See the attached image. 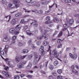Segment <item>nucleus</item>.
<instances>
[{"instance_id": "obj_1", "label": "nucleus", "mask_w": 79, "mask_h": 79, "mask_svg": "<svg viewBox=\"0 0 79 79\" xmlns=\"http://www.w3.org/2000/svg\"><path fill=\"white\" fill-rule=\"evenodd\" d=\"M52 55L56 58H57V57H58V56H59V53L58 52L56 49L53 50L52 52Z\"/></svg>"}, {"instance_id": "obj_2", "label": "nucleus", "mask_w": 79, "mask_h": 79, "mask_svg": "<svg viewBox=\"0 0 79 79\" xmlns=\"http://www.w3.org/2000/svg\"><path fill=\"white\" fill-rule=\"evenodd\" d=\"M15 8V4H12L11 3H9L8 4V5L7 7V9L8 10L11 8V9H14Z\"/></svg>"}, {"instance_id": "obj_3", "label": "nucleus", "mask_w": 79, "mask_h": 79, "mask_svg": "<svg viewBox=\"0 0 79 79\" xmlns=\"http://www.w3.org/2000/svg\"><path fill=\"white\" fill-rule=\"evenodd\" d=\"M29 21L31 25L32 24L33 25L35 26V27H36L37 26L38 24L37 23V21L34 20H29L28 22Z\"/></svg>"}, {"instance_id": "obj_4", "label": "nucleus", "mask_w": 79, "mask_h": 79, "mask_svg": "<svg viewBox=\"0 0 79 79\" xmlns=\"http://www.w3.org/2000/svg\"><path fill=\"white\" fill-rule=\"evenodd\" d=\"M69 55L70 57H71V58L73 59V60H76L77 57V55L76 54H75L74 55H73L72 54L70 53Z\"/></svg>"}, {"instance_id": "obj_5", "label": "nucleus", "mask_w": 79, "mask_h": 79, "mask_svg": "<svg viewBox=\"0 0 79 79\" xmlns=\"http://www.w3.org/2000/svg\"><path fill=\"white\" fill-rule=\"evenodd\" d=\"M39 2L37 1V2L35 1H32L31 3L28 4V5L31 6V5H33L34 6H35L37 3H39Z\"/></svg>"}, {"instance_id": "obj_6", "label": "nucleus", "mask_w": 79, "mask_h": 79, "mask_svg": "<svg viewBox=\"0 0 79 79\" xmlns=\"http://www.w3.org/2000/svg\"><path fill=\"white\" fill-rule=\"evenodd\" d=\"M17 66L18 67V68H20V69H22V68H24V65L22 63H19L17 65Z\"/></svg>"}, {"instance_id": "obj_7", "label": "nucleus", "mask_w": 79, "mask_h": 79, "mask_svg": "<svg viewBox=\"0 0 79 79\" xmlns=\"http://www.w3.org/2000/svg\"><path fill=\"white\" fill-rule=\"evenodd\" d=\"M8 47H9V46L8 45H6L5 46V48L4 49V51L6 55V53H7V52H8Z\"/></svg>"}, {"instance_id": "obj_8", "label": "nucleus", "mask_w": 79, "mask_h": 79, "mask_svg": "<svg viewBox=\"0 0 79 79\" xmlns=\"http://www.w3.org/2000/svg\"><path fill=\"white\" fill-rule=\"evenodd\" d=\"M41 56L40 55L39 56L38 55L36 54L35 56L34 59L39 60L40 59Z\"/></svg>"}, {"instance_id": "obj_9", "label": "nucleus", "mask_w": 79, "mask_h": 79, "mask_svg": "<svg viewBox=\"0 0 79 79\" xmlns=\"http://www.w3.org/2000/svg\"><path fill=\"white\" fill-rule=\"evenodd\" d=\"M19 25H17L16 27H15V30L16 31H19V30L21 29V27H19Z\"/></svg>"}, {"instance_id": "obj_10", "label": "nucleus", "mask_w": 79, "mask_h": 79, "mask_svg": "<svg viewBox=\"0 0 79 79\" xmlns=\"http://www.w3.org/2000/svg\"><path fill=\"white\" fill-rule=\"evenodd\" d=\"M31 67H32V64L31 63H29L26 67V69H31Z\"/></svg>"}, {"instance_id": "obj_11", "label": "nucleus", "mask_w": 79, "mask_h": 79, "mask_svg": "<svg viewBox=\"0 0 79 79\" xmlns=\"http://www.w3.org/2000/svg\"><path fill=\"white\" fill-rule=\"evenodd\" d=\"M12 3H13L15 5L18 4V3H19V0H13L12 1Z\"/></svg>"}, {"instance_id": "obj_12", "label": "nucleus", "mask_w": 79, "mask_h": 79, "mask_svg": "<svg viewBox=\"0 0 79 79\" xmlns=\"http://www.w3.org/2000/svg\"><path fill=\"white\" fill-rule=\"evenodd\" d=\"M2 73L3 74H5V76H6V77H10V75L9 74H8V72H5L4 71H3L2 72Z\"/></svg>"}, {"instance_id": "obj_13", "label": "nucleus", "mask_w": 79, "mask_h": 79, "mask_svg": "<svg viewBox=\"0 0 79 79\" xmlns=\"http://www.w3.org/2000/svg\"><path fill=\"white\" fill-rule=\"evenodd\" d=\"M63 26L64 27V29H63V31H65V30H66L67 28H68V26L67 25V24H65L63 25Z\"/></svg>"}, {"instance_id": "obj_14", "label": "nucleus", "mask_w": 79, "mask_h": 79, "mask_svg": "<svg viewBox=\"0 0 79 79\" xmlns=\"http://www.w3.org/2000/svg\"><path fill=\"white\" fill-rule=\"evenodd\" d=\"M16 20L14 19L11 21L10 24H11L12 25H15L16 24Z\"/></svg>"}, {"instance_id": "obj_15", "label": "nucleus", "mask_w": 79, "mask_h": 79, "mask_svg": "<svg viewBox=\"0 0 79 79\" xmlns=\"http://www.w3.org/2000/svg\"><path fill=\"white\" fill-rule=\"evenodd\" d=\"M21 52L22 53H27L29 52V50L27 49H23L21 51Z\"/></svg>"}, {"instance_id": "obj_16", "label": "nucleus", "mask_w": 79, "mask_h": 79, "mask_svg": "<svg viewBox=\"0 0 79 79\" xmlns=\"http://www.w3.org/2000/svg\"><path fill=\"white\" fill-rule=\"evenodd\" d=\"M9 40L8 39V37L7 36L5 37L3 40V42H7Z\"/></svg>"}, {"instance_id": "obj_17", "label": "nucleus", "mask_w": 79, "mask_h": 79, "mask_svg": "<svg viewBox=\"0 0 79 79\" xmlns=\"http://www.w3.org/2000/svg\"><path fill=\"white\" fill-rule=\"evenodd\" d=\"M73 23H74V20H73V19H71L69 20V25H70V26H71V25H73Z\"/></svg>"}, {"instance_id": "obj_18", "label": "nucleus", "mask_w": 79, "mask_h": 79, "mask_svg": "<svg viewBox=\"0 0 79 79\" xmlns=\"http://www.w3.org/2000/svg\"><path fill=\"white\" fill-rule=\"evenodd\" d=\"M49 44V42H47L46 40L44 41L43 42V44L44 46H46L47 45V44Z\"/></svg>"}, {"instance_id": "obj_19", "label": "nucleus", "mask_w": 79, "mask_h": 79, "mask_svg": "<svg viewBox=\"0 0 79 79\" xmlns=\"http://www.w3.org/2000/svg\"><path fill=\"white\" fill-rule=\"evenodd\" d=\"M15 28H10L9 30V31L11 33H14V32H15Z\"/></svg>"}, {"instance_id": "obj_20", "label": "nucleus", "mask_w": 79, "mask_h": 79, "mask_svg": "<svg viewBox=\"0 0 79 79\" xmlns=\"http://www.w3.org/2000/svg\"><path fill=\"white\" fill-rule=\"evenodd\" d=\"M42 37H44V39H45V40H48V36L45 35V33H44V35H42Z\"/></svg>"}, {"instance_id": "obj_21", "label": "nucleus", "mask_w": 79, "mask_h": 79, "mask_svg": "<svg viewBox=\"0 0 79 79\" xmlns=\"http://www.w3.org/2000/svg\"><path fill=\"white\" fill-rule=\"evenodd\" d=\"M26 34L29 35H33V34L31 33V31L29 30H27V31Z\"/></svg>"}, {"instance_id": "obj_22", "label": "nucleus", "mask_w": 79, "mask_h": 79, "mask_svg": "<svg viewBox=\"0 0 79 79\" xmlns=\"http://www.w3.org/2000/svg\"><path fill=\"white\" fill-rule=\"evenodd\" d=\"M72 73L74 74H78V72L77 71V70H76L75 69H73L72 70Z\"/></svg>"}, {"instance_id": "obj_23", "label": "nucleus", "mask_w": 79, "mask_h": 79, "mask_svg": "<svg viewBox=\"0 0 79 79\" xmlns=\"http://www.w3.org/2000/svg\"><path fill=\"white\" fill-rule=\"evenodd\" d=\"M7 64H8L10 68H13V65L12 64H11L10 63V62L9 61H7Z\"/></svg>"}, {"instance_id": "obj_24", "label": "nucleus", "mask_w": 79, "mask_h": 79, "mask_svg": "<svg viewBox=\"0 0 79 79\" xmlns=\"http://www.w3.org/2000/svg\"><path fill=\"white\" fill-rule=\"evenodd\" d=\"M15 61L17 63H18L19 61V56H17L16 57Z\"/></svg>"}, {"instance_id": "obj_25", "label": "nucleus", "mask_w": 79, "mask_h": 79, "mask_svg": "<svg viewBox=\"0 0 79 79\" xmlns=\"http://www.w3.org/2000/svg\"><path fill=\"white\" fill-rule=\"evenodd\" d=\"M39 61L38 60L34 59V60L33 62V64L35 65V64L37 63V61Z\"/></svg>"}, {"instance_id": "obj_26", "label": "nucleus", "mask_w": 79, "mask_h": 79, "mask_svg": "<svg viewBox=\"0 0 79 79\" xmlns=\"http://www.w3.org/2000/svg\"><path fill=\"white\" fill-rule=\"evenodd\" d=\"M49 68L50 69H51V70H53V68H54L53 65H49Z\"/></svg>"}, {"instance_id": "obj_27", "label": "nucleus", "mask_w": 79, "mask_h": 79, "mask_svg": "<svg viewBox=\"0 0 79 79\" xmlns=\"http://www.w3.org/2000/svg\"><path fill=\"white\" fill-rule=\"evenodd\" d=\"M8 17H9V20L7 21V22H9L10 19H11V16H5V18H7Z\"/></svg>"}, {"instance_id": "obj_28", "label": "nucleus", "mask_w": 79, "mask_h": 79, "mask_svg": "<svg viewBox=\"0 0 79 79\" xmlns=\"http://www.w3.org/2000/svg\"><path fill=\"white\" fill-rule=\"evenodd\" d=\"M33 56L32 54L28 56V59L30 60V59H31L32 58Z\"/></svg>"}, {"instance_id": "obj_29", "label": "nucleus", "mask_w": 79, "mask_h": 79, "mask_svg": "<svg viewBox=\"0 0 79 79\" xmlns=\"http://www.w3.org/2000/svg\"><path fill=\"white\" fill-rule=\"evenodd\" d=\"M62 34H63V32H62V31H60V32L58 35V37H61V36L62 35Z\"/></svg>"}, {"instance_id": "obj_30", "label": "nucleus", "mask_w": 79, "mask_h": 79, "mask_svg": "<svg viewBox=\"0 0 79 79\" xmlns=\"http://www.w3.org/2000/svg\"><path fill=\"white\" fill-rule=\"evenodd\" d=\"M27 56V55L23 56H21L20 57V59H22V60H23V59H24L25 58H26Z\"/></svg>"}, {"instance_id": "obj_31", "label": "nucleus", "mask_w": 79, "mask_h": 79, "mask_svg": "<svg viewBox=\"0 0 79 79\" xmlns=\"http://www.w3.org/2000/svg\"><path fill=\"white\" fill-rule=\"evenodd\" d=\"M19 33V31H15L14 32V34L15 35H18Z\"/></svg>"}, {"instance_id": "obj_32", "label": "nucleus", "mask_w": 79, "mask_h": 79, "mask_svg": "<svg viewBox=\"0 0 79 79\" xmlns=\"http://www.w3.org/2000/svg\"><path fill=\"white\" fill-rule=\"evenodd\" d=\"M42 36H38L37 37V39H38V40H41V39H42Z\"/></svg>"}, {"instance_id": "obj_33", "label": "nucleus", "mask_w": 79, "mask_h": 79, "mask_svg": "<svg viewBox=\"0 0 79 79\" xmlns=\"http://www.w3.org/2000/svg\"><path fill=\"white\" fill-rule=\"evenodd\" d=\"M62 47V44H59L57 46V48H61Z\"/></svg>"}, {"instance_id": "obj_34", "label": "nucleus", "mask_w": 79, "mask_h": 79, "mask_svg": "<svg viewBox=\"0 0 79 79\" xmlns=\"http://www.w3.org/2000/svg\"><path fill=\"white\" fill-rule=\"evenodd\" d=\"M57 73H58V74H60L62 73V70L61 69H59L57 70Z\"/></svg>"}, {"instance_id": "obj_35", "label": "nucleus", "mask_w": 79, "mask_h": 79, "mask_svg": "<svg viewBox=\"0 0 79 79\" xmlns=\"http://www.w3.org/2000/svg\"><path fill=\"white\" fill-rule=\"evenodd\" d=\"M54 64L55 66H56L58 64V62L57 60H56L55 61H54Z\"/></svg>"}, {"instance_id": "obj_36", "label": "nucleus", "mask_w": 79, "mask_h": 79, "mask_svg": "<svg viewBox=\"0 0 79 79\" xmlns=\"http://www.w3.org/2000/svg\"><path fill=\"white\" fill-rule=\"evenodd\" d=\"M7 2L6 0H2V3H3V4H5V3H6Z\"/></svg>"}, {"instance_id": "obj_37", "label": "nucleus", "mask_w": 79, "mask_h": 79, "mask_svg": "<svg viewBox=\"0 0 79 79\" xmlns=\"http://www.w3.org/2000/svg\"><path fill=\"white\" fill-rule=\"evenodd\" d=\"M23 10H25V13L27 12V13H30V12H31V11L28 10L24 8H23Z\"/></svg>"}, {"instance_id": "obj_38", "label": "nucleus", "mask_w": 79, "mask_h": 79, "mask_svg": "<svg viewBox=\"0 0 79 79\" xmlns=\"http://www.w3.org/2000/svg\"><path fill=\"white\" fill-rule=\"evenodd\" d=\"M58 19L57 18H56L53 19V21H54L55 22H58Z\"/></svg>"}, {"instance_id": "obj_39", "label": "nucleus", "mask_w": 79, "mask_h": 79, "mask_svg": "<svg viewBox=\"0 0 79 79\" xmlns=\"http://www.w3.org/2000/svg\"><path fill=\"white\" fill-rule=\"evenodd\" d=\"M19 6V5L18 4H15V8H18Z\"/></svg>"}, {"instance_id": "obj_40", "label": "nucleus", "mask_w": 79, "mask_h": 79, "mask_svg": "<svg viewBox=\"0 0 79 79\" xmlns=\"http://www.w3.org/2000/svg\"><path fill=\"white\" fill-rule=\"evenodd\" d=\"M52 23V21H48L45 22L46 24H48L50 23Z\"/></svg>"}, {"instance_id": "obj_41", "label": "nucleus", "mask_w": 79, "mask_h": 79, "mask_svg": "<svg viewBox=\"0 0 79 79\" xmlns=\"http://www.w3.org/2000/svg\"><path fill=\"white\" fill-rule=\"evenodd\" d=\"M36 44L37 45H40L41 44V42L40 41H37V42H36Z\"/></svg>"}, {"instance_id": "obj_42", "label": "nucleus", "mask_w": 79, "mask_h": 79, "mask_svg": "<svg viewBox=\"0 0 79 79\" xmlns=\"http://www.w3.org/2000/svg\"><path fill=\"white\" fill-rule=\"evenodd\" d=\"M26 77H27L28 78H31V77H32V76L28 75L26 76Z\"/></svg>"}, {"instance_id": "obj_43", "label": "nucleus", "mask_w": 79, "mask_h": 79, "mask_svg": "<svg viewBox=\"0 0 79 79\" xmlns=\"http://www.w3.org/2000/svg\"><path fill=\"white\" fill-rule=\"evenodd\" d=\"M0 55L2 58L3 59H4L5 61H8V58H6V59H5V58H3V57L2 56V55Z\"/></svg>"}, {"instance_id": "obj_44", "label": "nucleus", "mask_w": 79, "mask_h": 79, "mask_svg": "<svg viewBox=\"0 0 79 79\" xmlns=\"http://www.w3.org/2000/svg\"><path fill=\"white\" fill-rule=\"evenodd\" d=\"M57 78L58 79H63V77L62 76H58L57 77Z\"/></svg>"}, {"instance_id": "obj_45", "label": "nucleus", "mask_w": 79, "mask_h": 79, "mask_svg": "<svg viewBox=\"0 0 79 79\" xmlns=\"http://www.w3.org/2000/svg\"><path fill=\"white\" fill-rule=\"evenodd\" d=\"M19 76H16L14 77V79H19Z\"/></svg>"}, {"instance_id": "obj_46", "label": "nucleus", "mask_w": 79, "mask_h": 79, "mask_svg": "<svg viewBox=\"0 0 79 79\" xmlns=\"http://www.w3.org/2000/svg\"><path fill=\"white\" fill-rule=\"evenodd\" d=\"M46 19L47 21H49V20H50V18L48 16L46 17Z\"/></svg>"}, {"instance_id": "obj_47", "label": "nucleus", "mask_w": 79, "mask_h": 79, "mask_svg": "<svg viewBox=\"0 0 79 79\" xmlns=\"http://www.w3.org/2000/svg\"><path fill=\"white\" fill-rule=\"evenodd\" d=\"M44 49V46H41V48L40 49V51H42V50H43Z\"/></svg>"}, {"instance_id": "obj_48", "label": "nucleus", "mask_w": 79, "mask_h": 79, "mask_svg": "<svg viewBox=\"0 0 79 79\" xmlns=\"http://www.w3.org/2000/svg\"><path fill=\"white\" fill-rule=\"evenodd\" d=\"M32 1V0H26V1L27 3H30Z\"/></svg>"}, {"instance_id": "obj_49", "label": "nucleus", "mask_w": 79, "mask_h": 79, "mask_svg": "<svg viewBox=\"0 0 79 79\" xmlns=\"http://www.w3.org/2000/svg\"><path fill=\"white\" fill-rule=\"evenodd\" d=\"M0 53H1L2 55H5V53H4V52H3V51L0 52Z\"/></svg>"}, {"instance_id": "obj_50", "label": "nucleus", "mask_w": 79, "mask_h": 79, "mask_svg": "<svg viewBox=\"0 0 79 79\" xmlns=\"http://www.w3.org/2000/svg\"><path fill=\"white\" fill-rule=\"evenodd\" d=\"M18 45L19 46H22V45H23V44L22 43H21V42H19V43L18 44Z\"/></svg>"}, {"instance_id": "obj_51", "label": "nucleus", "mask_w": 79, "mask_h": 79, "mask_svg": "<svg viewBox=\"0 0 79 79\" xmlns=\"http://www.w3.org/2000/svg\"><path fill=\"white\" fill-rule=\"evenodd\" d=\"M38 13H39V14H42V11L41 10H40L39 11H38Z\"/></svg>"}, {"instance_id": "obj_52", "label": "nucleus", "mask_w": 79, "mask_h": 79, "mask_svg": "<svg viewBox=\"0 0 79 79\" xmlns=\"http://www.w3.org/2000/svg\"><path fill=\"white\" fill-rule=\"evenodd\" d=\"M63 40H61V39H58V42H59V43H61L62 41H63Z\"/></svg>"}, {"instance_id": "obj_53", "label": "nucleus", "mask_w": 79, "mask_h": 79, "mask_svg": "<svg viewBox=\"0 0 79 79\" xmlns=\"http://www.w3.org/2000/svg\"><path fill=\"white\" fill-rule=\"evenodd\" d=\"M35 6H36L37 7H39L40 6V4L39 3H36Z\"/></svg>"}, {"instance_id": "obj_54", "label": "nucleus", "mask_w": 79, "mask_h": 79, "mask_svg": "<svg viewBox=\"0 0 79 79\" xmlns=\"http://www.w3.org/2000/svg\"><path fill=\"white\" fill-rule=\"evenodd\" d=\"M4 69L5 70H6V71H8V69H9L8 67H5L4 68Z\"/></svg>"}, {"instance_id": "obj_55", "label": "nucleus", "mask_w": 79, "mask_h": 79, "mask_svg": "<svg viewBox=\"0 0 79 79\" xmlns=\"http://www.w3.org/2000/svg\"><path fill=\"white\" fill-rule=\"evenodd\" d=\"M30 16V15H26L24 16H23L24 18H27V17H29Z\"/></svg>"}, {"instance_id": "obj_56", "label": "nucleus", "mask_w": 79, "mask_h": 79, "mask_svg": "<svg viewBox=\"0 0 79 79\" xmlns=\"http://www.w3.org/2000/svg\"><path fill=\"white\" fill-rule=\"evenodd\" d=\"M52 74L54 76H56V73L55 72H53L52 73Z\"/></svg>"}, {"instance_id": "obj_57", "label": "nucleus", "mask_w": 79, "mask_h": 79, "mask_svg": "<svg viewBox=\"0 0 79 79\" xmlns=\"http://www.w3.org/2000/svg\"><path fill=\"white\" fill-rule=\"evenodd\" d=\"M31 42H32V41H31V40H30L29 41H28V43L29 45H31Z\"/></svg>"}, {"instance_id": "obj_58", "label": "nucleus", "mask_w": 79, "mask_h": 79, "mask_svg": "<svg viewBox=\"0 0 79 79\" xmlns=\"http://www.w3.org/2000/svg\"><path fill=\"white\" fill-rule=\"evenodd\" d=\"M66 23H69V20L68 19H66Z\"/></svg>"}, {"instance_id": "obj_59", "label": "nucleus", "mask_w": 79, "mask_h": 79, "mask_svg": "<svg viewBox=\"0 0 79 79\" xmlns=\"http://www.w3.org/2000/svg\"><path fill=\"white\" fill-rule=\"evenodd\" d=\"M70 50H71V48H66V51H69Z\"/></svg>"}, {"instance_id": "obj_60", "label": "nucleus", "mask_w": 79, "mask_h": 79, "mask_svg": "<svg viewBox=\"0 0 79 79\" xmlns=\"http://www.w3.org/2000/svg\"><path fill=\"white\" fill-rule=\"evenodd\" d=\"M21 63L23 64V65L24 66V65L26 63V61H25Z\"/></svg>"}, {"instance_id": "obj_61", "label": "nucleus", "mask_w": 79, "mask_h": 79, "mask_svg": "<svg viewBox=\"0 0 79 79\" xmlns=\"http://www.w3.org/2000/svg\"><path fill=\"white\" fill-rule=\"evenodd\" d=\"M16 37L15 36H13L12 37V39L13 40H15V39H16Z\"/></svg>"}, {"instance_id": "obj_62", "label": "nucleus", "mask_w": 79, "mask_h": 79, "mask_svg": "<svg viewBox=\"0 0 79 79\" xmlns=\"http://www.w3.org/2000/svg\"><path fill=\"white\" fill-rule=\"evenodd\" d=\"M19 16H21L22 15V13H18Z\"/></svg>"}, {"instance_id": "obj_63", "label": "nucleus", "mask_w": 79, "mask_h": 79, "mask_svg": "<svg viewBox=\"0 0 79 79\" xmlns=\"http://www.w3.org/2000/svg\"><path fill=\"white\" fill-rule=\"evenodd\" d=\"M48 62L47 61L45 63V66L46 67H47V64H48Z\"/></svg>"}, {"instance_id": "obj_64", "label": "nucleus", "mask_w": 79, "mask_h": 79, "mask_svg": "<svg viewBox=\"0 0 79 79\" xmlns=\"http://www.w3.org/2000/svg\"><path fill=\"white\" fill-rule=\"evenodd\" d=\"M53 78V77L52 76H51L49 77V78L48 79H52Z\"/></svg>"}]
</instances>
